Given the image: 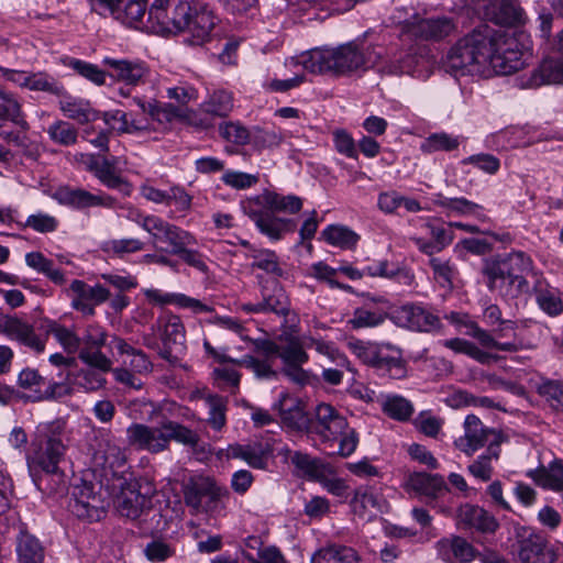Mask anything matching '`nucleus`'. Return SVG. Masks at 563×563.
<instances>
[{
    "label": "nucleus",
    "mask_w": 563,
    "mask_h": 563,
    "mask_svg": "<svg viewBox=\"0 0 563 563\" xmlns=\"http://www.w3.org/2000/svg\"><path fill=\"white\" fill-rule=\"evenodd\" d=\"M148 0H114L109 13L123 23L134 25L146 13ZM148 20H156L159 31L168 33L187 32L185 40L191 45L209 41L216 25V18L206 4L195 0H153Z\"/></svg>",
    "instance_id": "1"
},
{
    "label": "nucleus",
    "mask_w": 563,
    "mask_h": 563,
    "mask_svg": "<svg viewBox=\"0 0 563 563\" xmlns=\"http://www.w3.org/2000/svg\"><path fill=\"white\" fill-rule=\"evenodd\" d=\"M494 32L488 25H481L461 38L448 53L446 64L451 70H463L477 65L483 70H522L528 65L525 54L518 49H494Z\"/></svg>",
    "instance_id": "2"
},
{
    "label": "nucleus",
    "mask_w": 563,
    "mask_h": 563,
    "mask_svg": "<svg viewBox=\"0 0 563 563\" xmlns=\"http://www.w3.org/2000/svg\"><path fill=\"white\" fill-rule=\"evenodd\" d=\"M379 54L372 47L347 43L336 49L313 48L291 57L286 67L301 66L303 70H369L376 66Z\"/></svg>",
    "instance_id": "3"
},
{
    "label": "nucleus",
    "mask_w": 563,
    "mask_h": 563,
    "mask_svg": "<svg viewBox=\"0 0 563 563\" xmlns=\"http://www.w3.org/2000/svg\"><path fill=\"white\" fill-rule=\"evenodd\" d=\"M484 273L492 290L506 288L505 295L515 298L530 291L527 278L533 275L532 260L525 252H511L487 266Z\"/></svg>",
    "instance_id": "4"
},
{
    "label": "nucleus",
    "mask_w": 563,
    "mask_h": 563,
    "mask_svg": "<svg viewBox=\"0 0 563 563\" xmlns=\"http://www.w3.org/2000/svg\"><path fill=\"white\" fill-rule=\"evenodd\" d=\"M44 429H37L35 438L31 443V452L26 460L30 472L35 468L54 474L66 453V445L60 434Z\"/></svg>",
    "instance_id": "5"
},
{
    "label": "nucleus",
    "mask_w": 563,
    "mask_h": 563,
    "mask_svg": "<svg viewBox=\"0 0 563 563\" xmlns=\"http://www.w3.org/2000/svg\"><path fill=\"white\" fill-rule=\"evenodd\" d=\"M144 223V231L151 238V244L157 252L175 255L183 245L196 243L195 236L186 230L164 220L161 217Z\"/></svg>",
    "instance_id": "6"
},
{
    "label": "nucleus",
    "mask_w": 563,
    "mask_h": 563,
    "mask_svg": "<svg viewBox=\"0 0 563 563\" xmlns=\"http://www.w3.org/2000/svg\"><path fill=\"white\" fill-rule=\"evenodd\" d=\"M473 12L484 21L500 26L523 23V11L517 0H472Z\"/></svg>",
    "instance_id": "7"
},
{
    "label": "nucleus",
    "mask_w": 563,
    "mask_h": 563,
    "mask_svg": "<svg viewBox=\"0 0 563 563\" xmlns=\"http://www.w3.org/2000/svg\"><path fill=\"white\" fill-rule=\"evenodd\" d=\"M516 537L521 563H554L555 554L542 532L529 527H520L517 529Z\"/></svg>",
    "instance_id": "8"
},
{
    "label": "nucleus",
    "mask_w": 563,
    "mask_h": 563,
    "mask_svg": "<svg viewBox=\"0 0 563 563\" xmlns=\"http://www.w3.org/2000/svg\"><path fill=\"white\" fill-rule=\"evenodd\" d=\"M159 328L162 329L159 356L176 364L187 349L185 325L178 316L167 314L159 320Z\"/></svg>",
    "instance_id": "9"
},
{
    "label": "nucleus",
    "mask_w": 563,
    "mask_h": 563,
    "mask_svg": "<svg viewBox=\"0 0 563 563\" xmlns=\"http://www.w3.org/2000/svg\"><path fill=\"white\" fill-rule=\"evenodd\" d=\"M69 504L70 511L80 519L98 521L104 514V501L100 492L95 490L92 483L80 481L75 484Z\"/></svg>",
    "instance_id": "10"
},
{
    "label": "nucleus",
    "mask_w": 563,
    "mask_h": 563,
    "mask_svg": "<svg viewBox=\"0 0 563 563\" xmlns=\"http://www.w3.org/2000/svg\"><path fill=\"white\" fill-rule=\"evenodd\" d=\"M227 490L205 476L191 478L184 488V499L188 507L195 511L208 510L217 503Z\"/></svg>",
    "instance_id": "11"
},
{
    "label": "nucleus",
    "mask_w": 563,
    "mask_h": 563,
    "mask_svg": "<svg viewBox=\"0 0 563 563\" xmlns=\"http://www.w3.org/2000/svg\"><path fill=\"white\" fill-rule=\"evenodd\" d=\"M391 320L398 327L419 332H433L441 327L437 314L426 307L413 303L394 309Z\"/></svg>",
    "instance_id": "12"
},
{
    "label": "nucleus",
    "mask_w": 563,
    "mask_h": 563,
    "mask_svg": "<svg viewBox=\"0 0 563 563\" xmlns=\"http://www.w3.org/2000/svg\"><path fill=\"white\" fill-rule=\"evenodd\" d=\"M495 440L499 441V434L486 428L476 416L468 415L464 421V434L455 439L454 446L467 456H472Z\"/></svg>",
    "instance_id": "13"
},
{
    "label": "nucleus",
    "mask_w": 563,
    "mask_h": 563,
    "mask_svg": "<svg viewBox=\"0 0 563 563\" xmlns=\"http://www.w3.org/2000/svg\"><path fill=\"white\" fill-rule=\"evenodd\" d=\"M141 196L157 205L175 206V211L168 214L169 219H175L176 212H187L191 208L192 197L179 185H173L168 190H161L150 184H143L140 187Z\"/></svg>",
    "instance_id": "14"
},
{
    "label": "nucleus",
    "mask_w": 563,
    "mask_h": 563,
    "mask_svg": "<svg viewBox=\"0 0 563 563\" xmlns=\"http://www.w3.org/2000/svg\"><path fill=\"white\" fill-rule=\"evenodd\" d=\"M128 441L131 445L150 453H161L168 450V441L163 422L159 427L133 423L126 429Z\"/></svg>",
    "instance_id": "15"
},
{
    "label": "nucleus",
    "mask_w": 563,
    "mask_h": 563,
    "mask_svg": "<svg viewBox=\"0 0 563 563\" xmlns=\"http://www.w3.org/2000/svg\"><path fill=\"white\" fill-rule=\"evenodd\" d=\"M347 427L346 418L329 404H319L316 407V418L310 422L311 432L320 438L321 443L331 442L334 435Z\"/></svg>",
    "instance_id": "16"
},
{
    "label": "nucleus",
    "mask_w": 563,
    "mask_h": 563,
    "mask_svg": "<svg viewBox=\"0 0 563 563\" xmlns=\"http://www.w3.org/2000/svg\"><path fill=\"white\" fill-rule=\"evenodd\" d=\"M247 214L258 230L272 240H280L285 234L294 232L297 227L295 220L277 217L275 212L252 203Z\"/></svg>",
    "instance_id": "17"
},
{
    "label": "nucleus",
    "mask_w": 563,
    "mask_h": 563,
    "mask_svg": "<svg viewBox=\"0 0 563 563\" xmlns=\"http://www.w3.org/2000/svg\"><path fill=\"white\" fill-rule=\"evenodd\" d=\"M56 200L65 206L85 209L91 207L112 208L115 199L106 194H91L82 188L59 187L55 192Z\"/></svg>",
    "instance_id": "18"
},
{
    "label": "nucleus",
    "mask_w": 563,
    "mask_h": 563,
    "mask_svg": "<svg viewBox=\"0 0 563 563\" xmlns=\"http://www.w3.org/2000/svg\"><path fill=\"white\" fill-rule=\"evenodd\" d=\"M78 350V358L81 362H92L96 365L107 364L111 361L101 349L107 344L108 333L98 324H90L86 328Z\"/></svg>",
    "instance_id": "19"
},
{
    "label": "nucleus",
    "mask_w": 563,
    "mask_h": 563,
    "mask_svg": "<svg viewBox=\"0 0 563 563\" xmlns=\"http://www.w3.org/2000/svg\"><path fill=\"white\" fill-rule=\"evenodd\" d=\"M137 483H129L122 487L120 494L115 497V508L119 514L130 519L139 518L144 509L150 508L151 489L142 493Z\"/></svg>",
    "instance_id": "20"
},
{
    "label": "nucleus",
    "mask_w": 563,
    "mask_h": 563,
    "mask_svg": "<svg viewBox=\"0 0 563 563\" xmlns=\"http://www.w3.org/2000/svg\"><path fill=\"white\" fill-rule=\"evenodd\" d=\"M243 311L247 313H268L273 312L286 316L289 310L288 297L284 288L276 282L271 286L262 288V300L257 303L242 305Z\"/></svg>",
    "instance_id": "21"
},
{
    "label": "nucleus",
    "mask_w": 563,
    "mask_h": 563,
    "mask_svg": "<svg viewBox=\"0 0 563 563\" xmlns=\"http://www.w3.org/2000/svg\"><path fill=\"white\" fill-rule=\"evenodd\" d=\"M0 332L11 340L41 353L45 349V342L35 332L31 324L19 318L3 316L0 318Z\"/></svg>",
    "instance_id": "22"
},
{
    "label": "nucleus",
    "mask_w": 563,
    "mask_h": 563,
    "mask_svg": "<svg viewBox=\"0 0 563 563\" xmlns=\"http://www.w3.org/2000/svg\"><path fill=\"white\" fill-rule=\"evenodd\" d=\"M74 292L73 307L86 314L95 313V306L108 300L110 292L102 285L90 286L82 280L75 279L70 284Z\"/></svg>",
    "instance_id": "23"
},
{
    "label": "nucleus",
    "mask_w": 563,
    "mask_h": 563,
    "mask_svg": "<svg viewBox=\"0 0 563 563\" xmlns=\"http://www.w3.org/2000/svg\"><path fill=\"white\" fill-rule=\"evenodd\" d=\"M87 367L69 374L71 385L85 393H95L104 388L107 384L106 374L112 371V361L101 366L92 362H82Z\"/></svg>",
    "instance_id": "24"
},
{
    "label": "nucleus",
    "mask_w": 563,
    "mask_h": 563,
    "mask_svg": "<svg viewBox=\"0 0 563 563\" xmlns=\"http://www.w3.org/2000/svg\"><path fill=\"white\" fill-rule=\"evenodd\" d=\"M141 110L147 114L153 121L159 123L166 129L174 121L192 122L191 112L186 107H176L172 103L161 102H140Z\"/></svg>",
    "instance_id": "25"
},
{
    "label": "nucleus",
    "mask_w": 563,
    "mask_h": 563,
    "mask_svg": "<svg viewBox=\"0 0 563 563\" xmlns=\"http://www.w3.org/2000/svg\"><path fill=\"white\" fill-rule=\"evenodd\" d=\"M456 519L460 526L485 533L495 532L498 528V522L495 517L476 505H462L457 510Z\"/></svg>",
    "instance_id": "26"
},
{
    "label": "nucleus",
    "mask_w": 563,
    "mask_h": 563,
    "mask_svg": "<svg viewBox=\"0 0 563 563\" xmlns=\"http://www.w3.org/2000/svg\"><path fill=\"white\" fill-rule=\"evenodd\" d=\"M437 550L446 563H468L476 556L473 545L459 536L441 539L437 542Z\"/></svg>",
    "instance_id": "27"
},
{
    "label": "nucleus",
    "mask_w": 563,
    "mask_h": 563,
    "mask_svg": "<svg viewBox=\"0 0 563 563\" xmlns=\"http://www.w3.org/2000/svg\"><path fill=\"white\" fill-rule=\"evenodd\" d=\"M63 114L79 124H88L100 118V112L92 108L90 101L73 96H64L59 102Z\"/></svg>",
    "instance_id": "28"
},
{
    "label": "nucleus",
    "mask_w": 563,
    "mask_h": 563,
    "mask_svg": "<svg viewBox=\"0 0 563 563\" xmlns=\"http://www.w3.org/2000/svg\"><path fill=\"white\" fill-rule=\"evenodd\" d=\"M93 462L104 471V474L111 473L113 476L124 472L126 466V454L120 446L107 442L93 454Z\"/></svg>",
    "instance_id": "29"
},
{
    "label": "nucleus",
    "mask_w": 563,
    "mask_h": 563,
    "mask_svg": "<svg viewBox=\"0 0 563 563\" xmlns=\"http://www.w3.org/2000/svg\"><path fill=\"white\" fill-rule=\"evenodd\" d=\"M252 205L268 209L273 212L297 213L302 208V200L294 195H279L274 191H264L257 196Z\"/></svg>",
    "instance_id": "30"
},
{
    "label": "nucleus",
    "mask_w": 563,
    "mask_h": 563,
    "mask_svg": "<svg viewBox=\"0 0 563 563\" xmlns=\"http://www.w3.org/2000/svg\"><path fill=\"white\" fill-rule=\"evenodd\" d=\"M407 484L412 490L433 499L449 492L443 476L439 474L415 472L408 476Z\"/></svg>",
    "instance_id": "31"
},
{
    "label": "nucleus",
    "mask_w": 563,
    "mask_h": 563,
    "mask_svg": "<svg viewBox=\"0 0 563 563\" xmlns=\"http://www.w3.org/2000/svg\"><path fill=\"white\" fill-rule=\"evenodd\" d=\"M268 444L254 442L250 444H232L229 446V455L233 459H241L250 466L258 470L266 467L267 459L271 453Z\"/></svg>",
    "instance_id": "32"
},
{
    "label": "nucleus",
    "mask_w": 563,
    "mask_h": 563,
    "mask_svg": "<svg viewBox=\"0 0 563 563\" xmlns=\"http://www.w3.org/2000/svg\"><path fill=\"white\" fill-rule=\"evenodd\" d=\"M527 475L540 487L563 492V461L555 459L549 466L530 470Z\"/></svg>",
    "instance_id": "33"
},
{
    "label": "nucleus",
    "mask_w": 563,
    "mask_h": 563,
    "mask_svg": "<svg viewBox=\"0 0 563 563\" xmlns=\"http://www.w3.org/2000/svg\"><path fill=\"white\" fill-rule=\"evenodd\" d=\"M455 25L449 18L423 19L411 29V33L422 40L439 41L449 36Z\"/></svg>",
    "instance_id": "34"
},
{
    "label": "nucleus",
    "mask_w": 563,
    "mask_h": 563,
    "mask_svg": "<svg viewBox=\"0 0 563 563\" xmlns=\"http://www.w3.org/2000/svg\"><path fill=\"white\" fill-rule=\"evenodd\" d=\"M509 82L519 89H537L541 86L563 85V73H507Z\"/></svg>",
    "instance_id": "35"
},
{
    "label": "nucleus",
    "mask_w": 563,
    "mask_h": 563,
    "mask_svg": "<svg viewBox=\"0 0 563 563\" xmlns=\"http://www.w3.org/2000/svg\"><path fill=\"white\" fill-rule=\"evenodd\" d=\"M360 442L358 433L350 426L334 435L331 442H324L323 450L330 456L349 457L352 455Z\"/></svg>",
    "instance_id": "36"
},
{
    "label": "nucleus",
    "mask_w": 563,
    "mask_h": 563,
    "mask_svg": "<svg viewBox=\"0 0 563 563\" xmlns=\"http://www.w3.org/2000/svg\"><path fill=\"white\" fill-rule=\"evenodd\" d=\"M499 443L500 441L497 440L490 442L486 451L467 466L472 476L482 482H488L492 478L494 473L493 461L499 459Z\"/></svg>",
    "instance_id": "37"
},
{
    "label": "nucleus",
    "mask_w": 563,
    "mask_h": 563,
    "mask_svg": "<svg viewBox=\"0 0 563 563\" xmlns=\"http://www.w3.org/2000/svg\"><path fill=\"white\" fill-rule=\"evenodd\" d=\"M16 555L19 563H43L44 548L41 542L27 532H20L16 538Z\"/></svg>",
    "instance_id": "38"
},
{
    "label": "nucleus",
    "mask_w": 563,
    "mask_h": 563,
    "mask_svg": "<svg viewBox=\"0 0 563 563\" xmlns=\"http://www.w3.org/2000/svg\"><path fill=\"white\" fill-rule=\"evenodd\" d=\"M91 169L96 177L108 188L117 189L126 196L130 195V184L120 176L111 164L108 163V158L95 162Z\"/></svg>",
    "instance_id": "39"
},
{
    "label": "nucleus",
    "mask_w": 563,
    "mask_h": 563,
    "mask_svg": "<svg viewBox=\"0 0 563 563\" xmlns=\"http://www.w3.org/2000/svg\"><path fill=\"white\" fill-rule=\"evenodd\" d=\"M379 404L384 413L398 421L409 420L415 410L410 400L397 394L382 395Z\"/></svg>",
    "instance_id": "40"
},
{
    "label": "nucleus",
    "mask_w": 563,
    "mask_h": 563,
    "mask_svg": "<svg viewBox=\"0 0 563 563\" xmlns=\"http://www.w3.org/2000/svg\"><path fill=\"white\" fill-rule=\"evenodd\" d=\"M442 345L455 353L465 354L481 364H489L498 361L500 357L479 349L475 343L461 338L443 340Z\"/></svg>",
    "instance_id": "41"
},
{
    "label": "nucleus",
    "mask_w": 563,
    "mask_h": 563,
    "mask_svg": "<svg viewBox=\"0 0 563 563\" xmlns=\"http://www.w3.org/2000/svg\"><path fill=\"white\" fill-rule=\"evenodd\" d=\"M12 81L18 82L21 87H25L34 91H47L54 95L62 93L63 87L53 79L44 76L42 73H32L23 76L25 73H8Z\"/></svg>",
    "instance_id": "42"
},
{
    "label": "nucleus",
    "mask_w": 563,
    "mask_h": 563,
    "mask_svg": "<svg viewBox=\"0 0 563 563\" xmlns=\"http://www.w3.org/2000/svg\"><path fill=\"white\" fill-rule=\"evenodd\" d=\"M280 342L279 358L287 365H302L308 361V355L303 350L300 340L291 334L283 333L278 336Z\"/></svg>",
    "instance_id": "43"
},
{
    "label": "nucleus",
    "mask_w": 563,
    "mask_h": 563,
    "mask_svg": "<svg viewBox=\"0 0 563 563\" xmlns=\"http://www.w3.org/2000/svg\"><path fill=\"white\" fill-rule=\"evenodd\" d=\"M274 409L278 410L283 422L291 428L300 429L306 424L307 419L300 404L288 395H282Z\"/></svg>",
    "instance_id": "44"
},
{
    "label": "nucleus",
    "mask_w": 563,
    "mask_h": 563,
    "mask_svg": "<svg viewBox=\"0 0 563 563\" xmlns=\"http://www.w3.org/2000/svg\"><path fill=\"white\" fill-rule=\"evenodd\" d=\"M203 406L208 410L207 423L216 431H220L227 423V400L216 394L200 396Z\"/></svg>",
    "instance_id": "45"
},
{
    "label": "nucleus",
    "mask_w": 563,
    "mask_h": 563,
    "mask_svg": "<svg viewBox=\"0 0 563 563\" xmlns=\"http://www.w3.org/2000/svg\"><path fill=\"white\" fill-rule=\"evenodd\" d=\"M536 301L539 308L550 317H556L563 312V301L556 289L537 282L534 286Z\"/></svg>",
    "instance_id": "46"
},
{
    "label": "nucleus",
    "mask_w": 563,
    "mask_h": 563,
    "mask_svg": "<svg viewBox=\"0 0 563 563\" xmlns=\"http://www.w3.org/2000/svg\"><path fill=\"white\" fill-rule=\"evenodd\" d=\"M358 555L352 548L345 545H329L313 555L311 563H356Z\"/></svg>",
    "instance_id": "47"
},
{
    "label": "nucleus",
    "mask_w": 563,
    "mask_h": 563,
    "mask_svg": "<svg viewBox=\"0 0 563 563\" xmlns=\"http://www.w3.org/2000/svg\"><path fill=\"white\" fill-rule=\"evenodd\" d=\"M349 350L364 364L372 366L374 368L379 367L380 363L384 361V354L380 352L379 347L369 342H364L358 339H350L346 342Z\"/></svg>",
    "instance_id": "48"
},
{
    "label": "nucleus",
    "mask_w": 563,
    "mask_h": 563,
    "mask_svg": "<svg viewBox=\"0 0 563 563\" xmlns=\"http://www.w3.org/2000/svg\"><path fill=\"white\" fill-rule=\"evenodd\" d=\"M163 428L166 431L168 444L172 440L184 446L195 450L200 442V435L192 429L172 420L163 421Z\"/></svg>",
    "instance_id": "49"
},
{
    "label": "nucleus",
    "mask_w": 563,
    "mask_h": 563,
    "mask_svg": "<svg viewBox=\"0 0 563 563\" xmlns=\"http://www.w3.org/2000/svg\"><path fill=\"white\" fill-rule=\"evenodd\" d=\"M25 263L37 273L44 274L56 285H63L66 282L63 272L55 268L53 262L45 257L41 252L27 253L25 255Z\"/></svg>",
    "instance_id": "50"
},
{
    "label": "nucleus",
    "mask_w": 563,
    "mask_h": 563,
    "mask_svg": "<svg viewBox=\"0 0 563 563\" xmlns=\"http://www.w3.org/2000/svg\"><path fill=\"white\" fill-rule=\"evenodd\" d=\"M438 199L435 203L444 209H446L451 213H456L460 216H473L476 218H481L482 207L471 200L465 198H446L442 195L437 196Z\"/></svg>",
    "instance_id": "51"
},
{
    "label": "nucleus",
    "mask_w": 563,
    "mask_h": 563,
    "mask_svg": "<svg viewBox=\"0 0 563 563\" xmlns=\"http://www.w3.org/2000/svg\"><path fill=\"white\" fill-rule=\"evenodd\" d=\"M289 460L291 464L306 477L312 481H317L320 474L325 470L327 463L319 459L311 457L306 453L299 451L294 452Z\"/></svg>",
    "instance_id": "52"
},
{
    "label": "nucleus",
    "mask_w": 563,
    "mask_h": 563,
    "mask_svg": "<svg viewBox=\"0 0 563 563\" xmlns=\"http://www.w3.org/2000/svg\"><path fill=\"white\" fill-rule=\"evenodd\" d=\"M386 314L379 310H371L366 307L356 308L352 317L346 321L352 330L375 328L384 323Z\"/></svg>",
    "instance_id": "53"
},
{
    "label": "nucleus",
    "mask_w": 563,
    "mask_h": 563,
    "mask_svg": "<svg viewBox=\"0 0 563 563\" xmlns=\"http://www.w3.org/2000/svg\"><path fill=\"white\" fill-rule=\"evenodd\" d=\"M46 331L54 335L56 341L67 353L73 354L78 352L81 345V339L73 329L52 321L48 323Z\"/></svg>",
    "instance_id": "54"
},
{
    "label": "nucleus",
    "mask_w": 563,
    "mask_h": 563,
    "mask_svg": "<svg viewBox=\"0 0 563 563\" xmlns=\"http://www.w3.org/2000/svg\"><path fill=\"white\" fill-rule=\"evenodd\" d=\"M144 242L135 238L113 239L102 243L101 250L108 255L123 257L144 250Z\"/></svg>",
    "instance_id": "55"
},
{
    "label": "nucleus",
    "mask_w": 563,
    "mask_h": 563,
    "mask_svg": "<svg viewBox=\"0 0 563 563\" xmlns=\"http://www.w3.org/2000/svg\"><path fill=\"white\" fill-rule=\"evenodd\" d=\"M322 236L329 244L342 249H351L358 241V235L343 225H329L323 230Z\"/></svg>",
    "instance_id": "56"
},
{
    "label": "nucleus",
    "mask_w": 563,
    "mask_h": 563,
    "mask_svg": "<svg viewBox=\"0 0 563 563\" xmlns=\"http://www.w3.org/2000/svg\"><path fill=\"white\" fill-rule=\"evenodd\" d=\"M49 139L59 145L70 146L77 143L78 130L68 121L57 120L46 130Z\"/></svg>",
    "instance_id": "57"
},
{
    "label": "nucleus",
    "mask_w": 563,
    "mask_h": 563,
    "mask_svg": "<svg viewBox=\"0 0 563 563\" xmlns=\"http://www.w3.org/2000/svg\"><path fill=\"white\" fill-rule=\"evenodd\" d=\"M352 506L354 511L360 515H364L369 509L379 511L382 509V499L374 488L360 487L354 493Z\"/></svg>",
    "instance_id": "58"
},
{
    "label": "nucleus",
    "mask_w": 563,
    "mask_h": 563,
    "mask_svg": "<svg viewBox=\"0 0 563 563\" xmlns=\"http://www.w3.org/2000/svg\"><path fill=\"white\" fill-rule=\"evenodd\" d=\"M251 252L252 253L249 256L254 260L252 263L253 267L262 269L274 276L283 275V268L279 265L278 257L273 251L251 250Z\"/></svg>",
    "instance_id": "59"
},
{
    "label": "nucleus",
    "mask_w": 563,
    "mask_h": 563,
    "mask_svg": "<svg viewBox=\"0 0 563 563\" xmlns=\"http://www.w3.org/2000/svg\"><path fill=\"white\" fill-rule=\"evenodd\" d=\"M538 394L555 410L563 409V382L542 379L537 385Z\"/></svg>",
    "instance_id": "60"
},
{
    "label": "nucleus",
    "mask_w": 563,
    "mask_h": 563,
    "mask_svg": "<svg viewBox=\"0 0 563 563\" xmlns=\"http://www.w3.org/2000/svg\"><path fill=\"white\" fill-rule=\"evenodd\" d=\"M203 109L207 113L227 117L233 109L232 95L225 90H217L203 103Z\"/></svg>",
    "instance_id": "61"
},
{
    "label": "nucleus",
    "mask_w": 563,
    "mask_h": 563,
    "mask_svg": "<svg viewBox=\"0 0 563 563\" xmlns=\"http://www.w3.org/2000/svg\"><path fill=\"white\" fill-rule=\"evenodd\" d=\"M219 133L225 141L236 145H245L250 143L252 134L251 130L239 121L223 122L219 125Z\"/></svg>",
    "instance_id": "62"
},
{
    "label": "nucleus",
    "mask_w": 563,
    "mask_h": 563,
    "mask_svg": "<svg viewBox=\"0 0 563 563\" xmlns=\"http://www.w3.org/2000/svg\"><path fill=\"white\" fill-rule=\"evenodd\" d=\"M459 145V136H453L445 132H440L428 136L421 144V150L426 153H433L438 151L450 152L457 148Z\"/></svg>",
    "instance_id": "63"
},
{
    "label": "nucleus",
    "mask_w": 563,
    "mask_h": 563,
    "mask_svg": "<svg viewBox=\"0 0 563 563\" xmlns=\"http://www.w3.org/2000/svg\"><path fill=\"white\" fill-rule=\"evenodd\" d=\"M18 384L21 388L36 394L35 399L41 400L44 387L47 385V378L40 375L37 369L26 367L19 374Z\"/></svg>",
    "instance_id": "64"
}]
</instances>
